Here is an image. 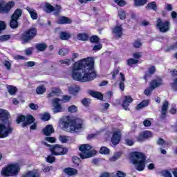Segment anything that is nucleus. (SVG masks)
<instances>
[{"mask_svg":"<svg viewBox=\"0 0 177 177\" xmlns=\"http://www.w3.org/2000/svg\"><path fill=\"white\" fill-rule=\"evenodd\" d=\"M147 10H157V3L156 1L149 2L146 6Z\"/></svg>","mask_w":177,"mask_h":177,"instance_id":"473e14b6","label":"nucleus"},{"mask_svg":"<svg viewBox=\"0 0 177 177\" xmlns=\"http://www.w3.org/2000/svg\"><path fill=\"white\" fill-rule=\"evenodd\" d=\"M149 0H134L135 6H145Z\"/></svg>","mask_w":177,"mask_h":177,"instance_id":"58836bf2","label":"nucleus"},{"mask_svg":"<svg viewBox=\"0 0 177 177\" xmlns=\"http://www.w3.org/2000/svg\"><path fill=\"white\" fill-rule=\"evenodd\" d=\"M26 10L29 12L30 17L32 20H37V19H38V14L37 12H35V10L30 8V7H27Z\"/></svg>","mask_w":177,"mask_h":177,"instance_id":"2f4dec72","label":"nucleus"},{"mask_svg":"<svg viewBox=\"0 0 177 177\" xmlns=\"http://www.w3.org/2000/svg\"><path fill=\"white\" fill-rule=\"evenodd\" d=\"M45 140L49 143H55L56 142V138L54 137H46Z\"/></svg>","mask_w":177,"mask_h":177,"instance_id":"e2e57ef3","label":"nucleus"},{"mask_svg":"<svg viewBox=\"0 0 177 177\" xmlns=\"http://www.w3.org/2000/svg\"><path fill=\"white\" fill-rule=\"evenodd\" d=\"M133 102V98L131 95H125L122 100V106L124 110H129V106H131V103Z\"/></svg>","mask_w":177,"mask_h":177,"instance_id":"4468645a","label":"nucleus"},{"mask_svg":"<svg viewBox=\"0 0 177 177\" xmlns=\"http://www.w3.org/2000/svg\"><path fill=\"white\" fill-rule=\"evenodd\" d=\"M63 129L70 133H77L84 128V120L80 118L71 119L70 116L66 117V120L62 122Z\"/></svg>","mask_w":177,"mask_h":177,"instance_id":"f03ea898","label":"nucleus"},{"mask_svg":"<svg viewBox=\"0 0 177 177\" xmlns=\"http://www.w3.org/2000/svg\"><path fill=\"white\" fill-rule=\"evenodd\" d=\"M37 28H30L23 32L20 35L19 39L22 44H29V42H31L37 37Z\"/></svg>","mask_w":177,"mask_h":177,"instance_id":"423d86ee","label":"nucleus"},{"mask_svg":"<svg viewBox=\"0 0 177 177\" xmlns=\"http://www.w3.org/2000/svg\"><path fill=\"white\" fill-rule=\"evenodd\" d=\"M12 132H13V129H12V127H7L4 124L0 123V139L8 138Z\"/></svg>","mask_w":177,"mask_h":177,"instance_id":"9d476101","label":"nucleus"},{"mask_svg":"<svg viewBox=\"0 0 177 177\" xmlns=\"http://www.w3.org/2000/svg\"><path fill=\"white\" fill-rule=\"evenodd\" d=\"M156 73V66H151L148 68V71L145 72L143 77L145 81H147V79L151 78L153 74Z\"/></svg>","mask_w":177,"mask_h":177,"instance_id":"412c9836","label":"nucleus"},{"mask_svg":"<svg viewBox=\"0 0 177 177\" xmlns=\"http://www.w3.org/2000/svg\"><path fill=\"white\" fill-rule=\"evenodd\" d=\"M115 2L120 7L125 6V5H127V1L124 0H115Z\"/></svg>","mask_w":177,"mask_h":177,"instance_id":"6e6d98bb","label":"nucleus"},{"mask_svg":"<svg viewBox=\"0 0 177 177\" xmlns=\"http://www.w3.org/2000/svg\"><path fill=\"white\" fill-rule=\"evenodd\" d=\"M77 39L78 41H88L89 39V35L85 32L78 33L77 35Z\"/></svg>","mask_w":177,"mask_h":177,"instance_id":"c85d7f7f","label":"nucleus"},{"mask_svg":"<svg viewBox=\"0 0 177 177\" xmlns=\"http://www.w3.org/2000/svg\"><path fill=\"white\" fill-rule=\"evenodd\" d=\"M111 74L112 75V80H116L117 75L120 74V68H114Z\"/></svg>","mask_w":177,"mask_h":177,"instance_id":"79ce46f5","label":"nucleus"},{"mask_svg":"<svg viewBox=\"0 0 177 177\" xmlns=\"http://www.w3.org/2000/svg\"><path fill=\"white\" fill-rule=\"evenodd\" d=\"M92 146L88 144L81 145L79 147L80 151L82 153L80 154V158L82 160H85L86 158H91V157H93V153L92 151Z\"/></svg>","mask_w":177,"mask_h":177,"instance_id":"0eeeda50","label":"nucleus"},{"mask_svg":"<svg viewBox=\"0 0 177 177\" xmlns=\"http://www.w3.org/2000/svg\"><path fill=\"white\" fill-rule=\"evenodd\" d=\"M20 172V165L19 163H9L1 170V175L3 177L17 176Z\"/></svg>","mask_w":177,"mask_h":177,"instance_id":"39448f33","label":"nucleus"},{"mask_svg":"<svg viewBox=\"0 0 177 177\" xmlns=\"http://www.w3.org/2000/svg\"><path fill=\"white\" fill-rule=\"evenodd\" d=\"M58 55H59L60 56H66V55H68V49L67 48L59 49L58 52Z\"/></svg>","mask_w":177,"mask_h":177,"instance_id":"3c124183","label":"nucleus"},{"mask_svg":"<svg viewBox=\"0 0 177 177\" xmlns=\"http://www.w3.org/2000/svg\"><path fill=\"white\" fill-rule=\"evenodd\" d=\"M71 38V34L66 31H61L59 32V39L61 41H68Z\"/></svg>","mask_w":177,"mask_h":177,"instance_id":"393cba45","label":"nucleus"},{"mask_svg":"<svg viewBox=\"0 0 177 177\" xmlns=\"http://www.w3.org/2000/svg\"><path fill=\"white\" fill-rule=\"evenodd\" d=\"M42 121H49L50 120V114L49 113H45L41 115Z\"/></svg>","mask_w":177,"mask_h":177,"instance_id":"5fc2aeb1","label":"nucleus"},{"mask_svg":"<svg viewBox=\"0 0 177 177\" xmlns=\"http://www.w3.org/2000/svg\"><path fill=\"white\" fill-rule=\"evenodd\" d=\"M10 35H3L0 36V42H6L10 39Z\"/></svg>","mask_w":177,"mask_h":177,"instance_id":"de8ad7c7","label":"nucleus"},{"mask_svg":"<svg viewBox=\"0 0 177 177\" xmlns=\"http://www.w3.org/2000/svg\"><path fill=\"white\" fill-rule=\"evenodd\" d=\"M100 153V154H110V149L106 147H102Z\"/></svg>","mask_w":177,"mask_h":177,"instance_id":"8fccbe9b","label":"nucleus"},{"mask_svg":"<svg viewBox=\"0 0 177 177\" xmlns=\"http://www.w3.org/2000/svg\"><path fill=\"white\" fill-rule=\"evenodd\" d=\"M16 122L17 124H21H21L22 128H26L28 125H31V124H32L30 127V131H35L38 127V124L35 122V118L32 115H28L26 116L24 115H19L17 118Z\"/></svg>","mask_w":177,"mask_h":177,"instance_id":"20e7f679","label":"nucleus"},{"mask_svg":"<svg viewBox=\"0 0 177 177\" xmlns=\"http://www.w3.org/2000/svg\"><path fill=\"white\" fill-rule=\"evenodd\" d=\"M89 95L94 99H97V100L103 101V94L99 91L91 90L89 91Z\"/></svg>","mask_w":177,"mask_h":177,"instance_id":"4be33fe9","label":"nucleus"},{"mask_svg":"<svg viewBox=\"0 0 177 177\" xmlns=\"http://www.w3.org/2000/svg\"><path fill=\"white\" fill-rule=\"evenodd\" d=\"M160 175L163 177H172V174L168 169H164L160 171Z\"/></svg>","mask_w":177,"mask_h":177,"instance_id":"a19ab883","label":"nucleus"},{"mask_svg":"<svg viewBox=\"0 0 177 177\" xmlns=\"http://www.w3.org/2000/svg\"><path fill=\"white\" fill-rule=\"evenodd\" d=\"M44 9L47 13H52V12H55V7L49 3H45Z\"/></svg>","mask_w":177,"mask_h":177,"instance_id":"c9c22d12","label":"nucleus"},{"mask_svg":"<svg viewBox=\"0 0 177 177\" xmlns=\"http://www.w3.org/2000/svg\"><path fill=\"white\" fill-rule=\"evenodd\" d=\"M21 177H41V173L39 172V169H35L28 171Z\"/></svg>","mask_w":177,"mask_h":177,"instance_id":"dca6fc26","label":"nucleus"},{"mask_svg":"<svg viewBox=\"0 0 177 177\" xmlns=\"http://www.w3.org/2000/svg\"><path fill=\"white\" fill-rule=\"evenodd\" d=\"M73 23V19L71 18L67 17H60L57 21V24L63 25V24H71Z\"/></svg>","mask_w":177,"mask_h":177,"instance_id":"aec40b11","label":"nucleus"},{"mask_svg":"<svg viewBox=\"0 0 177 177\" xmlns=\"http://www.w3.org/2000/svg\"><path fill=\"white\" fill-rule=\"evenodd\" d=\"M121 142V134H120V131H115L113 133L111 138V143L113 146H117Z\"/></svg>","mask_w":177,"mask_h":177,"instance_id":"f3484780","label":"nucleus"},{"mask_svg":"<svg viewBox=\"0 0 177 177\" xmlns=\"http://www.w3.org/2000/svg\"><path fill=\"white\" fill-rule=\"evenodd\" d=\"M8 92L10 95H16L17 93V88L13 85H8L7 86Z\"/></svg>","mask_w":177,"mask_h":177,"instance_id":"f704fd0d","label":"nucleus"},{"mask_svg":"<svg viewBox=\"0 0 177 177\" xmlns=\"http://www.w3.org/2000/svg\"><path fill=\"white\" fill-rule=\"evenodd\" d=\"M164 85V82L161 77H157L156 79H153L150 82L149 88L151 91H154L156 88H160Z\"/></svg>","mask_w":177,"mask_h":177,"instance_id":"9b49d317","label":"nucleus"},{"mask_svg":"<svg viewBox=\"0 0 177 177\" xmlns=\"http://www.w3.org/2000/svg\"><path fill=\"white\" fill-rule=\"evenodd\" d=\"M55 133V129H53V126L50 124L46 125V127L43 129V133L45 136H50L52 133Z\"/></svg>","mask_w":177,"mask_h":177,"instance_id":"5701e85b","label":"nucleus"},{"mask_svg":"<svg viewBox=\"0 0 177 177\" xmlns=\"http://www.w3.org/2000/svg\"><path fill=\"white\" fill-rule=\"evenodd\" d=\"M88 39L91 44H99L100 42V38L97 35H93Z\"/></svg>","mask_w":177,"mask_h":177,"instance_id":"4c0bfd02","label":"nucleus"},{"mask_svg":"<svg viewBox=\"0 0 177 177\" xmlns=\"http://www.w3.org/2000/svg\"><path fill=\"white\" fill-rule=\"evenodd\" d=\"M9 111L5 109H0V120L8 121L9 120Z\"/></svg>","mask_w":177,"mask_h":177,"instance_id":"b1692460","label":"nucleus"},{"mask_svg":"<svg viewBox=\"0 0 177 177\" xmlns=\"http://www.w3.org/2000/svg\"><path fill=\"white\" fill-rule=\"evenodd\" d=\"M91 100L89 98H84L83 100H81L82 104L84 107H89V104H91Z\"/></svg>","mask_w":177,"mask_h":177,"instance_id":"37998d69","label":"nucleus"},{"mask_svg":"<svg viewBox=\"0 0 177 177\" xmlns=\"http://www.w3.org/2000/svg\"><path fill=\"white\" fill-rule=\"evenodd\" d=\"M62 10V6L60 5H56L54 10L55 15H59L60 13V11Z\"/></svg>","mask_w":177,"mask_h":177,"instance_id":"052dcab7","label":"nucleus"},{"mask_svg":"<svg viewBox=\"0 0 177 177\" xmlns=\"http://www.w3.org/2000/svg\"><path fill=\"white\" fill-rule=\"evenodd\" d=\"M121 156H122V152H116L115 153V154L110 158L111 161H117V160H118Z\"/></svg>","mask_w":177,"mask_h":177,"instance_id":"ea45409f","label":"nucleus"},{"mask_svg":"<svg viewBox=\"0 0 177 177\" xmlns=\"http://www.w3.org/2000/svg\"><path fill=\"white\" fill-rule=\"evenodd\" d=\"M139 63V60L135 59L133 58L128 59L127 61V66H132V64H138Z\"/></svg>","mask_w":177,"mask_h":177,"instance_id":"c03bdc74","label":"nucleus"},{"mask_svg":"<svg viewBox=\"0 0 177 177\" xmlns=\"http://www.w3.org/2000/svg\"><path fill=\"white\" fill-rule=\"evenodd\" d=\"M23 15V10L20 9V8H17L14 13L12 15L11 17L12 19H17V20H19V19H20V17H21V15Z\"/></svg>","mask_w":177,"mask_h":177,"instance_id":"cd10ccee","label":"nucleus"},{"mask_svg":"<svg viewBox=\"0 0 177 177\" xmlns=\"http://www.w3.org/2000/svg\"><path fill=\"white\" fill-rule=\"evenodd\" d=\"M156 27L160 32H168L171 28V23L169 21H162V19L158 18L156 19Z\"/></svg>","mask_w":177,"mask_h":177,"instance_id":"1a4fd4ad","label":"nucleus"},{"mask_svg":"<svg viewBox=\"0 0 177 177\" xmlns=\"http://www.w3.org/2000/svg\"><path fill=\"white\" fill-rule=\"evenodd\" d=\"M55 104L53 111L55 113H62L63 111V108L59 102H60V98H55L53 100Z\"/></svg>","mask_w":177,"mask_h":177,"instance_id":"a211bd4d","label":"nucleus"},{"mask_svg":"<svg viewBox=\"0 0 177 177\" xmlns=\"http://www.w3.org/2000/svg\"><path fill=\"white\" fill-rule=\"evenodd\" d=\"M3 64L5 67H6L7 70H10V68H12V64H10V62L5 60Z\"/></svg>","mask_w":177,"mask_h":177,"instance_id":"680f3d73","label":"nucleus"},{"mask_svg":"<svg viewBox=\"0 0 177 177\" xmlns=\"http://www.w3.org/2000/svg\"><path fill=\"white\" fill-rule=\"evenodd\" d=\"M112 32L117 37V38H121L124 34V30L122 29V25H116L113 29Z\"/></svg>","mask_w":177,"mask_h":177,"instance_id":"2eb2a0df","label":"nucleus"},{"mask_svg":"<svg viewBox=\"0 0 177 177\" xmlns=\"http://www.w3.org/2000/svg\"><path fill=\"white\" fill-rule=\"evenodd\" d=\"M149 100H142L140 104H137L136 107V110L139 111L143 109V107H147V106H149Z\"/></svg>","mask_w":177,"mask_h":177,"instance_id":"7c9ffc66","label":"nucleus"},{"mask_svg":"<svg viewBox=\"0 0 177 177\" xmlns=\"http://www.w3.org/2000/svg\"><path fill=\"white\" fill-rule=\"evenodd\" d=\"M35 48L39 52H44L48 48V45L45 43H39L36 44Z\"/></svg>","mask_w":177,"mask_h":177,"instance_id":"c756f323","label":"nucleus"},{"mask_svg":"<svg viewBox=\"0 0 177 177\" xmlns=\"http://www.w3.org/2000/svg\"><path fill=\"white\" fill-rule=\"evenodd\" d=\"M64 172L65 174H66V175H68L69 176H73L78 174V170H77V169L75 168L67 167L64 169Z\"/></svg>","mask_w":177,"mask_h":177,"instance_id":"a878e982","label":"nucleus"},{"mask_svg":"<svg viewBox=\"0 0 177 177\" xmlns=\"http://www.w3.org/2000/svg\"><path fill=\"white\" fill-rule=\"evenodd\" d=\"M118 16L120 20H125L127 19V12L124 10L119 11Z\"/></svg>","mask_w":177,"mask_h":177,"instance_id":"603ef678","label":"nucleus"},{"mask_svg":"<svg viewBox=\"0 0 177 177\" xmlns=\"http://www.w3.org/2000/svg\"><path fill=\"white\" fill-rule=\"evenodd\" d=\"M68 111L71 113H77V111H78V108L75 105H71L68 107Z\"/></svg>","mask_w":177,"mask_h":177,"instance_id":"a18cd8bd","label":"nucleus"},{"mask_svg":"<svg viewBox=\"0 0 177 177\" xmlns=\"http://www.w3.org/2000/svg\"><path fill=\"white\" fill-rule=\"evenodd\" d=\"M80 89L81 88H80V86H76L75 87H70L68 88V91L71 95H73V96H77Z\"/></svg>","mask_w":177,"mask_h":177,"instance_id":"72a5a7b5","label":"nucleus"},{"mask_svg":"<svg viewBox=\"0 0 177 177\" xmlns=\"http://www.w3.org/2000/svg\"><path fill=\"white\" fill-rule=\"evenodd\" d=\"M9 26L12 30H16V28H19V19L11 17Z\"/></svg>","mask_w":177,"mask_h":177,"instance_id":"bb28decb","label":"nucleus"},{"mask_svg":"<svg viewBox=\"0 0 177 177\" xmlns=\"http://www.w3.org/2000/svg\"><path fill=\"white\" fill-rule=\"evenodd\" d=\"M72 78L79 82H91L96 78L95 59L92 57L82 59L73 65Z\"/></svg>","mask_w":177,"mask_h":177,"instance_id":"f257e3e1","label":"nucleus"},{"mask_svg":"<svg viewBox=\"0 0 177 177\" xmlns=\"http://www.w3.org/2000/svg\"><path fill=\"white\" fill-rule=\"evenodd\" d=\"M133 46L134 48H140V46H142V42H140V40L138 39L136 40L133 43Z\"/></svg>","mask_w":177,"mask_h":177,"instance_id":"13d9d810","label":"nucleus"},{"mask_svg":"<svg viewBox=\"0 0 177 177\" xmlns=\"http://www.w3.org/2000/svg\"><path fill=\"white\" fill-rule=\"evenodd\" d=\"M6 29V24H5V21H0V32L3 31V30Z\"/></svg>","mask_w":177,"mask_h":177,"instance_id":"0e129e2a","label":"nucleus"},{"mask_svg":"<svg viewBox=\"0 0 177 177\" xmlns=\"http://www.w3.org/2000/svg\"><path fill=\"white\" fill-rule=\"evenodd\" d=\"M72 161L75 167H78V165H80V162H81V159H80L78 156H73L72 158Z\"/></svg>","mask_w":177,"mask_h":177,"instance_id":"49530a36","label":"nucleus"},{"mask_svg":"<svg viewBox=\"0 0 177 177\" xmlns=\"http://www.w3.org/2000/svg\"><path fill=\"white\" fill-rule=\"evenodd\" d=\"M176 49H177V42L167 46L166 48V52H171V50H175Z\"/></svg>","mask_w":177,"mask_h":177,"instance_id":"09e8293b","label":"nucleus"},{"mask_svg":"<svg viewBox=\"0 0 177 177\" xmlns=\"http://www.w3.org/2000/svg\"><path fill=\"white\" fill-rule=\"evenodd\" d=\"M146 154L140 151H133L130 153L129 159L133 164L135 165L136 169L138 171H145L146 168Z\"/></svg>","mask_w":177,"mask_h":177,"instance_id":"7ed1b4c3","label":"nucleus"},{"mask_svg":"<svg viewBox=\"0 0 177 177\" xmlns=\"http://www.w3.org/2000/svg\"><path fill=\"white\" fill-rule=\"evenodd\" d=\"M116 177H127V174L121 171H118L116 173Z\"/></svg>","mask_w":177,"mask_h":177,"instance_id":"338daca9","label":"nucleus"},{"mask_svg":"<svg viewBox=\"0 0 177 177\" xmlns=\"http://www.w3.org/2000/svg\"><path fill=\"white\" fill-rule=\"evenodd\" d=\"M53 156H66L68 153V148L63 147V145L55 144L50 148Z\"/></svg>","mask_w":177,"mask_h":177,"instance_id":"6e6552de","label":"nucleus"},{"mask_svg":"<svg viewBox=\"0 0 177 177\" xmlns=\"http://www.w3.org/2000/svg\"><path fill=\"white\" fill-rule=\"evenodd\" d=\"M47 162H49V164H53L56 161V158L55 156L50 155L48 156L46 158Z\"/></svg>","mask_w":177,"mask_h":177,"instance_id":"864d4df0","label":"nucleus"},{"mask_svg":"<svg viewBox=\"0 0 177 177\" xmlns=\"http://www.w3.org/2000/svg\"><path fill=\"white\" fill-rule=\"evenodd\" d=\"M15 6V1H8L5 6L0 3V13H9Z\"/></svg>","mask_w":177,"mask_h":177,"instance_id":"ddd939ff","label":"nucleus"},{"mask_svg":"<svg viewBox=\"0 0 177 177\" xmlns=\"http://www.w3.org/2000/svg\"><path fill=\"white\" fill-rule=\"evenodd\" d=\"M151 136H153V133L150 131L146 130L139 133L137 137V140L140 142H145V140L151 138Z\"/></svg>","mask_w":177,"mask_h":177,"instance_id":"f8f14e48","label":"nucleus"},{"mask_svg":"<svg viewBox=\"0 0 177 177\" xmlns=\"http://www.w3.org/2000/svg\"><path fill=\"white\" fill-rule=\"evenodd\" d=\"M29 107H30V109H31V110H38L39 106L37 105V104L30 103L29 104Z\"/></svg>","mask_w":177,"mask_h":177,"instance_id":"774afa93","label":"nucleus"},{"mask_svg":"<svg viewBox=\"0 0 177 177\" xmlns=\"http://www.w3.org/2000/svg\"><path fill=\"white\" fill-rule=\"evenodd\" d=\"M171 86L174 91H176L177 92V77H176L173 82L171 84Z\"/></svg>","mask_w":177,"mask_h":177,"instance_id":"4d7b16f0","label":"nucleus"},{"mask_svg":"<svg viewBox=\"0 0 177 177\" xmlns=\"http://www.w3.org/2000/svg\"><path fill=\"white\" fill-rule=\"evenodd\" d=\"M59 140L62 142V143H67V142H68V139H67L66 136H60Z\"/></svg>","mask_w":177,"mask_h":177,"instance_id":"69168bd1","label":"nucleus"},{"mask_svg":"<svg viewBox=\"0 0 177 177\" xmlns=\"http://www.w3.org/2000/svg\"><path fill=\"white\" fill-rule=\"evenodd\" d=\"M61 64H66V66H70L71 64V59H65L60 61Z\"/></svg>","mask_w":177,"mask_h":177,"instance_id":"bf43d9fd","label":"nucleus"},{"mask_svg":"<svg viewBox=\"0 0 177 177\" xmlns=\"http://www.w3.org/2000/svg\"><path fill=\"white\" fill-rule=\"evenodd\" d=\"M168 106H169V102L165 100L162 106L160 120H165V118H167V111H168Z\"/></svg>","mask_w":177,"mask_h":177,"instance_id":"6ab92c4d","label":"nucleus"},{"mask_svg":"<svg viewBox=\"0 0 177 177\" xmlns=\"http://www.w3.org/2000/svg\"><path fill=\"white\" fill-rule=\"evenodd\" d=\"M45 92H46V87L44 85H39L36 88V93H37V95H44Z\"/></svg>","mask_w":177,"mask_h":177,"instance_id":"e433bc0d","label":"nucleus"}]
</instances>
